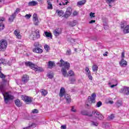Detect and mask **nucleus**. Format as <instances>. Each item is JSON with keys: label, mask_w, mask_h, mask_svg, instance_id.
<instances>
[{"label": "nucleus", "mask_w": 129, "mask_h": 129, "mask_svg": "<svg viewBox=\"0 0 129 129\" xmlns=\"http://www.w3.org/2000/svg\"><path fill=\"white\" fill-rule=\"evenodd\" d=\"M0 92H1L3 95L4 102L6 104H8L10 100H13V99H15L14 96L10 94L9 92H6V87L4 84L0 85Z\"/></svg>", "instance_id": "nucleus-1"}, {"label": "nucleus", "mask_w": 129, "mask_h": 129, "mask_svg": "<svg viewBox=\"0 0 129 129\" xmlns=\"http://www.w3.org/2000/svg\"><path fill=\"white\" fill-rule=\"evenodd\" d=\"M40 37V31L37 29L35 30L34 32H32V34L29 37V38L30 40H32V41H35V40L39 39Z\"/></svg>", "instance_id": "nucleus-2"}, {"label": "nucleus", "mask_w": 129, "mask_h": 129, "mask_svg": "<svg viewBox=\"0 0 129 129\" xmlns=\"http://www.w3.org/2000/svg\"><path fill=\"white\" fill-rule=\"evenodd\" d=\"M21 99L26 103V104H30L33 102V98L26 96V95H21Z\"/></svg>", "instance_id": "nucleus-3"}, {"label": "nucleus", "mask_w": 129, "mask_h": 129, "mask_svg": "<svg viewBox=\"0 0 129 129\" xmlns=\"http://www.w3.org/2000/svg\"><path fill=\"white\" fill-rule=\"evenodd\" d=\"M8 47V41L6 39H2L0 41V51H6Z\"/></svg>", "instance_id": "nucleus-4"}, {"label": "nucleus", "mask_w": 129, "mask_h": 129, "mask_svg": "<svg viewBox=\"0 0 129 129\" xmlns=\"http://www.w3.org/2000/svg\"><path fill=\"white\" fill-rule=\"evenodd\" d=\"M60 67L63 66L62 68H64L66 70H69L70 69V63L68 62V61H64L63 59L60 60Z\"/></svg>", "instance_id": "nucleus-5"}, {"label": "nucleus", "mask_w": 129, "mask_h": 129, "mask_svg": "<svg viewBox=\"0 0 129 129\" xmlns=\"http://www.w3.org/2000/svg\"><path fill=\"white\" fill-rule=\"evenodd\" d=\"M92 113L93 115H95V117H97V118H98V119L102 120L104 118L103 116L100 113V112H98L97 110H93L92 111Z\"/></svg>", "instance_id": "nucleus-6"}, {"label": "nucleus", "mask_w": 129, "mask_h": 129, "mask_svg": "<svg viewBox=\"0 0 129 129\" xmlns=\"http://www.w3.org/2000/svg\"><path fill=\"white\" fill-rule=\"evenodd\" d=\"M120 93H123L125 95H129V87H124L119 90Z\"/></svg>", "instance_id": "nucleus-7"}, {"label": "nucleus", "mask_w": 129, "mask_h": 129, "mask_svg": "<svg viewBox=\"0 0 129 129\" xmlns=\"http://www.w3.org/2000/svg\"><path fill=\"white\" fill-rule=\"evenodd\" d=\"M71 14H72V9L71 7H69L67 8L66 12L63 17H64V18L66 19H67V18H69V17L71 16Z\"/></svg>", "instance_id": "nucleus-8"}, {"label": "nucleus", "mask_w": 129, "mask_h": 129, "mask_svg": "<svg viewBox=\"0 0 129 129\" xmlns=\"http://www.w3.org/2000/svg\"><path fill=\"white\" fill-rule=\"evenodd\" d=\"M62 34V29L57 28L53 31V35L55 37H58V36H60Z\"/></svg>", "instance_id": "nucleus-9"}, {"label": "nucleus", "mask_w": 129, "mask_h": 129, "mask_svg": "<svg viewBox=\"0 0 129 129\" xmlns=\"http://www.w3.org/2000/svg\"><path fill=\"white\" fill-rule=\"evenodd\" d=\"M33 20L34 25L35 26H38L40 22H39V19H38V15H37V14H33Z\"/></svg>", "instance_id": "nucleus-10"}, {"label": "nucleus", "mask_w": 129, "mask_h": 129, "mask_svg": "<svg viewBox=\"0 0 129 129\" xmlns=\"http://www.w3.org/2000/svg\"><path fill=\"white\" fill-rule=\"evenodd\" d=\"M96 98V94H95V93H93L91 96L88 97V100H90L91 101V103H95V99Z\"/></svg>", "instance_id": "nucleus-11"}, {"label": "nucleus", "mask_w": 129, "mask_h": 129, "mask_svg": "<svg viewBox=\"0 0 129 129\" xmlns=\"http://www.w3.org/2000/svg\"><path fill=\"white\" fill-rule=\"evenodd\" d=\"M30 77L28 75H24L22 78V81L25 84L29 81Z\"/></svg>", "instance_id": "nucleus-12"}, {"label": "nucleus", "mask_w": 129, "mask_h": 129, "mask_svg": "<svg viewBox=\"0 0 129 129\" xmlns=\"http://www.w3.org/2000/svg\"><path fill=\"white\" fill-rule=\"evenodd\" d=\"M33 52L37 53V54H42L43 53V49L40 47H36L33 49Z\"/></svg>", "instance_id": "nucleus-13"}, {"label": "nucleus", "mask_w": 129, "mask_h": 129, "mask_svg": "<svg viewBox=\"0 0 129 129\" xmlns=\"http://www.w3.org/2000/svg\"><path fill=\"white\" fill-rule=\"evenodd\" d=\"M119 64L121 67H126L127 66V62L124 59L122 58L119 62Z\"/></svg>", "instance_id": "nucleus-14"}, {"label": "nucleus", "mask_w": 129, "mask_h": 129, "mask_svg": "<svg viewBox=\"0 0 129 129\" xmlns=\"http://www.w3.org/2000/svg\"><path fill=\"white\" fill-rule=\"evenodd\" d=\"M81 114L82 115H86L87 116H89V117H92L93 114L92 113H89V112H87V111L83 110L81 111Z\"/></svg>", "instance_id": "nucleus-15"}, {"label": "nucleus", "mask_w": 129, "mask_h": 129, "mask_svg": "<svg viewBox=\"0 0 129 129\" xmlns=\"http://www.w3.org/2000/svg\"><path fill=\"white\" fill-rule=\"evenodd\" d=\"M4 21H5L4 18H0V32L5 29V24L3 23Z\"/></svg>", "instance_id": "nucleus-16"}, {"label": "nucleus", "mask_w": 129, "mask_h": 129, "mask_svg": "<svg viewBox=\"0 0 129 129\" xmlns=\"http://www.w3.org/2000/svg\"><path fill=\"white\" fill-rule=\"evenodd\" d=\"M67 24L70 27H75L76 25H77V21L74 20L71 21H68Z\"/></svg>", "instance_id": "nucleus-17"}, {"label": "nucleus", "mask_w": 129, "mask_h": 129, "mask_svg": "<svg viewBox=\"0 0 129 129\" xmlns=\"http://www.w3.org/2000/svg\"><path fill=\"white\" fill-rule=\"evenodd\" d=\"M25 65L27 67H30L31 69H33L35 68V64L32 63L31 61H27L25 62Z\"/></svg>", "instance_id": "nucleus-18"}, {"label": "nucleus", "mask_w": 129, "mask_h": 129, "mask_svg": "<svg viewBox=\"0 0 129 129\" xmlns=\"http://www.w3.org/2000/svg\"><path fill=\"white\" fill-rule=\"evenodd\" d=\"M47 9L53 10V5H52V0H47Z\"/></svg>", "instance_id": "nucleus-19"}, {"label": "nucleus", "mask_w": 129, "mask_h": 129, "mask_svg": "<svg viewBox=\"0 0 129 129\" xmlns=\"http://www.w3.org/2000/svg\"><path fill=\"white\" fill-rule=\"evenodd\" d=\"M64 97L67 100V103H70L71 102V96L68 94L64 95Z\"/></svg>", "instance_id": "nucleus-20"}, {"label": "nucleus", "mask_w": 129, "mask_h": 129, "mask_svg": "<svg viewBox=\"0 0 129 129\" xmlns=\"http://www.w3.org/2000/svg\"><path fill=\"white\" fill-rule=\"evenodd\" d=\"M14 34L16 36L18 39H21V38H22V36L20 34V30H19V29H16L14 31Z\"/></svg>", "instance_id": "nucleus-21"}, {"label": "nucleus", "mask_w": 129, "mask_h": 129, "mask_svg": "<svg viewBox=\"0 0 129 129\" xmlns=\"http://www.w3.org/2000/svg\"><path fill=\"white\" fill-rule=\"evenodd\" d=\"M63 95H65V89L61 87L59 91V96L60 97H63Z\"/></svg>", "instance_id": "nucleus-22"}, {"label": "nucleus", "mask_w": 129, "mask_h": 129, "mask_svg": "<svg viewBox=\"0 0 129 129\" xmlns=\"http://www.w3.org/2000/svg\"><path fill=\"white\" fill-rule=\"evenodd\" d=\"M61 71L63 77H68V75L67 74V70L62 68Z\"/></svg>", "instance_id": "nucleus-23"}, {"label": "nucleus", "mask_w": 129, "mask_h": 129, "mask_svg": "<svg viewBox=\"0 0 129 129\" xmlns=\"http://www.w3.org/2000/svg\"><path fill=\"white\" fill-rule=\"evenodd\" d=\"M56 13L58 17H62V16L64 15V11H63V10H56Z\"/></svg>", "instance_id": "nucleus-24"}, {"label": "nucleus", "mask_w": 129, "mask_h": 129, "mask_svg": "<svg viewBox=\"0 0 129 129\" xmlns=\"http://www.w3.org/2000/svg\"><path fill=\"white\" fill-rule=\"evenodd\" d=\"M37 5H38V2L36 1H31L28 3L29 7H35V6H37Z\"/></svg>", "instance_id": "nucleus-25"}, {"label": "nucleus", "mask_w": 129, "mask_h": 129, "mask_svg": "<svg viewBox=\"0 0 129 129\" xmlns=\"http://www.w3.org/2000/svg\"><path fill=\"white\" fill-rule=\"evenodd\" d=\"M15 103L16 106H18V107H21V106H22V102H21V101L19 99L15 100Z\"/></svg>", "instance_id": "nucleus-26"}, {"label": "nucleus", "mask_w": 129, "mask_h": 129, "mask_svg": "<svg viewBox=\"0 0 129 129\" xmlns=\"http://www.w3.org/2000/svg\"><path fill=\"white\" fill-rule=\"evenodd\" d=\"M124 34H128L129 33V25L126 26L123 30Z\"/></svg>", "instance_id": "nucleus-27"}, {"label": "nucleus", "mask_w": 129, "mask_h": 129, "mask_svg": "<svg viewBox=\"0 0 129 129\" xmlns=\"http://www.w3.org/2000/svg\"><path fill=\"white\" fill-rule=\"evenodd\" d=\"M1 71L2 67H0V78H2V79H3L4 81L6 82L7 81L6 80H5V78H6V75H4Z\"/></svg>", "instance_id": "nucleus-28"}, {"label": "nucleus", "mask_w": 129, "mask_h": 129, "mask_svg": "<svg viewBox=\"0 0 129 129\" xmlns=\"http://www.w3.org/2000/svg\"><path fill=\"white\" fill-rule=\"evenodd\" d=\"M33 70H35V71H38V72H42L43 71V69L41 68H37V66L34 64V68L33 69Z\"/></svg>", "instance_id": "nucleus-29"}, {"label": "nucleus", "mask_w": 129, "mask_h": 129, "mask_svg": "<svg viewBox=\"0 0 129 129\" xmlns=\"http://www.w3.org/2000/svg\"><path fill=\"white\" fill-rule=\"evenodd\" d=\"M53 66H55V63H54V61H48V67L51 69L53 68Z\"/></svg>", "instance_id": "nucleus-30"}, {"label": "nucleus", "mask_w": 129, "mask_h": 129, "mask_svg": "<svg viewBox=\"0 0 129 129\" xmlns=\"http://www.w3.org/2000/svg\"><path fill=\"white\" fill-rule=\"evenodd\" d=\"M40 92L41 93L42 96H46L48 93V92H47V91H46V90H44V89L41 90Z\"/></svg>", "instance_id": "nucleus-31"}, {"label": "nucleus", "mask_w": 129, "mask_h": 129, "mask_svg": "<svg viewBox=\"0 0 129 129\" xmlns=\"http://www.w3.org/2000/svg\"><path fill=\"white\" fill-rule=\"evenodd\" d=\"M36 127V124L35 123H32L31 125L26 127H24L23 128V129H30L31 127Z\"/></svg>", "instance_id": "nucleus-32"}, {"label": "nucleus", "mask_w": 129, "mask_h": 129, "mask_svg": "<svg viewBox=\"0 0 129 129\" xmlns=\"http://www.w3.org/2000/svg\"><path fill=\"white\" fill-rule=\"evenodd\" d=\"M44 34L47 38H52V34L51 33L45 31Z\"/></svg>", "instance_id": "nucleus-33"}, {"label": "nucleus", "mask_w": 129, "mask_h": 129, "mask_svg": "<svg viewBox=\"0 0 129 129\" xmlns=\"http://www.w3.org/2000/svg\"><path fill=\"white\" fill-rule=\"evenodd\" d=\"M92 68L93 72H95V71H98V67L96 64L93 65Z\"/></svg>", "instance_id": "nucleus-34"}, {"label": "nucleus", "mask_w": 129, "mask_h": 129, "mask_svg": "<svg viewBox=\"0 0 129 129\" xmlns=\"http://www.w3.org/2000/svg\"><path fill=\"white\" fill-rule=\"evenodd\" d=\"M34 46L35 48H39V47H42V45H41V44H40L39 42H35L34 44Z\"/></svg>", "instance_id": "nucleus-35"}, {"label": "nucleus", "mask_w": 129, "mask_h": 129, "mask_svg": "<svg viewBox=\"0 0 129 129\" xmlns=\"http://www.w3.org/2000/svg\"><path fill=\"white\" fill-rule=\"evenodd\" d=\"M20 12H21V9L20 8H17L16 9V10H15L14 13H13V16H17V14H19V13H20Z\"/></svg>", "instance_id": "nucleus-36"}, {"label": "nucleus", "mask_w": 129, "mask_h": 129, "mask_svg": "<svg viewBox=\"0 0 129 129\" xmlns=\"http://www.w3.org/2000/svg\"><path fill=\"white\" fill-rule=\"evenodd\" d=\"M16 16L14 15V14H12V16H10V17L9 18V21L10 22H13L14 20H15V18H16Z\"/></svg>", "instance_id": "nucleus-37"}, {"label": "nucleus", "mask_w": 129, "mask_h": 129, "mask_svg": "<svg viewBox=\"0 0 129 129\" xmlns=\"http://www.w3.org/2000/svg\"><path fill=\"white\" fill-rule=\"evenodd\" d=\"M85 71H86V75H89L90 74H91V73H90V71L89 70V68L88 67H86V69H85Z\"/></svg>", "instance_id": "nucleus-38"}, {"label": "nucleus", "mask_w": 129, "mask_h": 129, "mask_svg": "<svg viewBox=\"0 0 129 129\" xmlns=\"http://www.w3.org/2000/svg\"><path fill=\"white\" fill-rule=\"evenodd\" d=\"M68 76H74V75H75V74L74 73V72H73V71H70L68 72Z\"/></svg>", "instance_id": "nucleus-39"}, {"label": "nucleus", "mask_w": 129, "mask_h": 129, "mask_svg": "<svg viewBox=\"0 0 129 129\" xmlns=\"http://www.w3.org/2000/svg\"><path fill=\"white\" fill-rule=\"evenodd\" d=\"M0 61H1V63H2V64H4V65L6 66V65H7V60L6 59H5L4 58H1L0 59Z\"/></svg>", "instance_id": "nucleus-40"}, {"label": "nucleus", "mask_w": 129, "mask_h": 129, "mask_svg": "<svg viewBox=\"0 0 129 129\" xmlns=\"http://www.w3.org/2000/svg\"><path fill=\"white\" fill-rule=\"evenodd\" d=\"M85 3H86V1L84 0V1L78 2L77 4L78 5V6H83V5L85 4Z\"/></svg>", "instance_id": "nucleus-41"}, {"label": "nucleus", "mask_w": 129, "mask_h": 129, "mask_svg": "<svg viewBox=\"0 0 129 129\" xmlns=\"http://www.w3.org/2000/svg\"><path fill=\"white\" fill-rule=\"evenodd\" d=\"M72 52H71V49L70 48H68V50L66 51V55H67L68 56H70L71 55Z\"/></svg>", "instance_id": "nucleus-42"}, {"label": "nucleus", "mask_w": 129, "mask_h": 129, "mask_svg": "<svg viewBox=\"0 0 129 129\" xmlns=\"http://www.w3.org/2000/svg\"><path fill=\"white\" fill-rule=\"evenodd\" d=\"M91 125H94V126H97V125H98V122H97L91 121Z\"/></svg>", "instance_id": "nucleus-43"}, {"label": "nucleus", "mask_w": 129, "mask_h": 129, "mask_svg": "<svg viewBox=\"0 0 129 129\" xmlns=\"http://www.w3.org/2000/svg\"><path fill=\"white\" fill-rule=\"evenodd\" d=\"M114 2H115V0H106V3L108 4V5H111V4H113Z\"/></svg>", "instance_id": "nucleus-44"}, {"label": "nucleus", "mask_w": 129, "mask_h": 129, "mask_svg": "<svg viewBox=\"0 0 129 129\" xmlns=\"http://www.w3.org/2000/svg\"><path fill=\"white\" fill-rule=\"evenodd\" d=\"M47 77L50 79H52L54 77V75L52 73H48L47 75Z\"/></svg>", "instance_id": "nucleus-45"}, {"label": "nucleus", "mask_w": 129, "mask_h": 129, "mask_svg": "<svg viewBox=\"0 0 129 129\" xmlns=\"http://www.w3.org/2000/svg\"><path fill=\"white\" fill-rule=\"evenodd\" d=\"M70 80L71 81V83L72 84H73L75 81H76V80H75V78H70Z\"/></svg>", "instance_id": "nucleus-46"}, {"label": "nucleus", "mask_w": 129, "mask_h": 129, "mask_svg": "<svg viewBox=\"0 0 129 129\" xmlns=\"http://www.w3.org/2000/svg\"><path fill=\"white\" fill-rule=\"evenodd\" d=\"M44 48L45 49V50H46V51H49V50H50V46H49V45H45L44 46Z\"/></svg>", "instance_id": "nucleus-47"}, {"label": "nucleus", "mask_w": 129, "mask_h": 129, "mask_svg": "<svg viewBox=\"0 0 129 129\" xmlns=\"http://www.w3.org/2000/svg\"><path fill=\"white\" fill-rule=\"evenodd\" d=\"M101 105H102V103L101 102V101H99L96 104L97 107H100Z\"/></svg>", "instance_id": "nucleus-48"}, {"label": "nucleus", "mask_w": 129, "mask_h": 129, "mask_svg": "<svg viewBox=\"0 0 129 129\" xmlns=\"http://www.w3.org/2000/svg\"><path fill=\"white\" fill-rule=\"evenodd\" d=\"M115 104H116V106H117V107H119L120 106H121L122 103L117 102H116Z\"/></svg>", "instance_id": "nucleus-49"}, {"label": "nucleus", "mask_w": 129, "mask_h": 129, "mask_svg": "<svg viewBox=\"0 0 129 129\" xmlns=\"http://www.w3.org/2000/svg\"><path fill=\"white\" fill-rule=\"evenodd\" d=\"M94 15H95V13H94L91 12L90 13V17H91V19H92V18H95V16Z\"/></svg>", "instance_id": "nucleus-50"}, {"label": "nucleus", "mask_w": 129, "mask_h": 129, "mask_svg": "<svg viewBox=\"0 0 129 129\" xmlns=\"http://www.w3.org/2000/svg\"><path fill=\"white\" fill-rule=\"evenodd\" d=\"M32 113H34V114L38 113V112H39V110L37 109H34L32 110Z\"/></svg>", "instance_id": "nucleus-51"}, {"label": "nucleus", "mask_w": 129, "mask_h": 129, "mask_svg": "<svg viewBox=\"0 0 129 129\" xmlns=\"http://www.w3.org/2000/svg\"><path fill=\"white\" fill-rule=\"evenodd\" d=\"M68 4V1L66 0V3H59V6H65V5H67Z\"/></svg>", "instance_id": "nucleus-52"}, {"label": "nucleus", "mask_w": 129, "mask_h": 129, "mask_svg": "<svg viewBox=\"0 0 129 129\" xmlns=\"http://www.w3.org/2000/svg\"><path fill=\"white\" fill-rule=\"evenodd\" d=\"M124 24H125V22H121L120 27L121 29H123L124 28Z\"/></svg>", "instance_id": "nucleus-53"}, {"label": "nucleus", "mask_w": 129, "mask_h": 129, "mask_svg": "<svg viewBox=\"0 0 129 129\" xmlns=\"http://www.w3.org/2000/svg\"><path fill=\"white\" fill-rule=\"evenodd\" d=\"M109 118L110 119H113L114 118V115H113V114H111L109 116Z\"/></svg>", "instance_id": "nucleus-54"}, {"label": "nucleus", "mask_w": 129, "mask_h": 129, "mask_svg": "<svg viewBox=\"0 0 129 129\" xmlns=\"http://www.w3.org/2000/svg\"><path fill=\"white\" fill-rule=\"evenodd\" d=\"M31 17H32V15H31L30 14H27L26 16H25V18L26 19H30V18H31Z\"/></svg>", "instance_id": "nucleus-55"}, {"label": "nucleus", "mask_w": 129, "mask_h": 129, "mask_svg": "<svg viewBox=\"0 0 129 129\" xmlns=\"http://www.w3.org/2000/svg\"><path fill=\"white\" fill-rule=\"evenodd\" d=\"M87 76H88V77L89 80H92L93 78H92V76H91V74H90V75H88Z\"/></svg>", "instance_id": "nucleus-56"}, {"label": "nucleus", "mask_w": 129, "mask_h": 129, "mask_svg": "<svg viewBox=\"0 0 129 129\" xmlns=\"http://www.w3.org/2000/svg\"><path fill=\"white\" fill-rule=\"evenodd\" d=\"M72 111H73V112H76V110H75V108H74V106H72V109H71Z\"/></svg>", "instance_id": "nucleus-57"}, {"label": "nucleus", "mask_w": 129, "mask_h": 129, "mask_svg": "<svg viewBox=\"0 0 129 129\" xmlns=\"http://www.w3.org/2000/svg\"><path fill=\"white\" fill-rule=\"evenodd\" d=\"M7 65H9V66H11V65H12V62H11V61H9L8 62V61H7Z\"/></svg>", "instance_id": "nucleus-58"}, {"label": "nucleus", "mask_w": 129, "mask_h": 129, "mask_svg": "<svg viewBox=\"0 0 129 129\" xmlns=\"http://www.w3.org/2000/svg\"><path fill=\"white\" fill-rule=\"evenodd\" d=\"M61 129H66L67 127H66V125H62L61 126Z\"/></svg>", "instance_id": "nucleus-59"}, {"label": "nucleus", "mask_w": 129, "mask_h": 129, "mask_svg": "<svg viewBox=\"0 0 129 129\" xmlns=\"http://www.w3.org/2000/svg\"><path fill=\"white\" fill-rule=\"evenodd\" d=\"M123 58H124V52L121 53V59H123Z\"/></svg>", "instance_id": "nucleus-60"}, {"label": "nucleus", "mask_w": 129, "mask_h": 129, "mask_svg": "<svg viewBox=\"0 0 129 129\" xmlns=\"http://www.w3.org/2000/svg\"><path fill=\"white\" fill-rule=\"evenodd\" d=\"M73 15L74 16H77V15H78V12H76V11H75L73 13Z\"/></svg>", "instance_id": "nucleus-61"}, {"label": "nucleus", "mask_w": 129, "mask_h": 129, "mask_svg": "<svg viewBox=\"0 0 129 129\" xmlns=\"http://www.w3.org/2000/svg\"><path fill=\"white\" fill-rule=\"evenodd\" d=\"M117 84H115V85H111L110 87L111 88H113V87H115V86H117Z\"/></svg>", "instance_id": "nucleus-62"}, {"label": "nucleus", "mask_w": 129, "mask_h": 129, "mask_svg": "<svg viewBox=\"0 0 129 129\" xmlns=\"http://www.w3.org/2000/svg\"><path fill=\"white\" fill-rule=\"evenodd\" d=\"M95 20H91L89 22V24H93V23H95Z\"/></svg>", "instance_id": "nucleus-63"}, {"label": "nucleus", "mask_w": 129, "mask_h": 129, "mask_svg": "<svg viewBox=\"0 0 129 129\" xmlns=\"http://www.w3.org/2000/svg\"><path fill=\"white\" fill-rule=\"evenodd\" d=\"M39 4H43V0H37Z\"/></svg>", "instance_id": "nucleus-64"}]
</instances>
